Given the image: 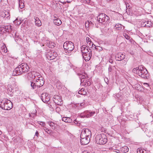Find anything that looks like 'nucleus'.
Here are the masks:
<instances>
[{
	"label": "nucleus",
	"mask_w": 153,
	"mask_h": 153,
	"mask_svg": "<svg viewBox=\"0 0 153 153\" xmlns=\"http://www.w3.org/2000/svg\"><path fill=\"white\" fill-rule=\"evenodd\" d=\"M29 67L26 63H22L16 68L13 71V75L16 76L22 74L23 73L27 72L29 70Z\"/></svg>",
	"instance_id": "f257e3e1"
},
{
	"label": "nucleus",
	"mask_w": 153,
	"mask_h": 153,
	"mask_svg": "<svg viewBox=\"0 0 153 153\" xmlns=\"http://www.w3.org/2000/svg\"><path fill=\"white\" fill-rule=\"evenodd\" d=\"M0 107L2 109L9 110L12 108L13 104L10 101L7 99L0 100Z\"/></svg>",
	"instance_id": "f03ea898"
},
{
	"label": "nucleus",
	"mask_w": 153,
	"mask_h": 153,
	"mask_svg": "<svg viewBox=\"0 0 153 153\" xmlns=\"http://www.w3.org/2000/svg\"><path fill=\"white\" fill-rule=\"evenodd\" d=\"M96 143L104 145L107 142V137L106 135L103 134L96 135L94 141Z\"/></svg>",
	"instance_id": "7ed1b4c3"
},
{
	"label": "nucleus",
	"mask_w": 153,
	"mask_h": 153,
	"mask_svg": "<svg viewBox=\"0 0 153 153\" xmlns=\"http://www.w3.org/2000/svg\"><path fill=\"white\" fill-rule=\"evenodd\" d=\"M138 75L143 78L147 79L149 76V74L143 65H139L138 67Z\"/></svg>",
	"instance_id": "20e7f679"
},
{
	"label": "nucleus",
	"mask_w": 153,
	"mask_h": 153,
	"mask_svg": "<svg viewBox=\"0 0 153 153\" xmlns=\"http://www.w3.org/2000/svg\"><path fill=\"white\" fill-rule=\"evenodd\" d=\"M63 46L66 53H70L74 48V43L70 41H67L65 42Z\"/></svg>",
	"instance_id": "39448f33"
},
{
	"label": "nucleus",
	"mask_w": 153,
	"mask_h": 153,
	"mask_svg": "<svg viewBox=\"0 0 153 153\" xmlns=\"http://www.w3.org/2000/svg\"><path fill=\"white\" fill-rule=\"evenodd\" d=\"M97 21L99 23L105 24L109 21V18L105 13H101L97 17Z\"/></svg>",
	"instance_id": "423d86ee"
},
{
	"label": "nucleus",
	"mask_w": 153,
	"mask_h": 153,
	"mask_svg": "<svg viewBox=\"0 0 153 153\" xmlns=\"http://www.w3.org/2000/svg\"><path fill=\"white\" fill-rule=\"evenodd\" d=\"M95 114L94 111H85L84 112L79 114L78 116L80 118H88L93 116Z\"/></svg>",
	"instance_id": "0eeeda50"
},
{
	"label": "nucleus",
	"mask_w": 153,
	"mask_h": 153,
	"mask_svg": "<svg viewBox=\"0 0 153 153\" xmlns=\"http://www.w3.org/2000/svg\"><path fill=\"white\" fill-rule=\"evenodd\" d=\"M80 136L82 137H85L90 138L91 136V131L88 128H84L82 130Z\"/></svg>",
	"instance_id": "6e6552de"
},
{
	"label": "nucleus",
	"mask_w": 153,
	"mask_h": 153,
	"mask_svg": "<svg viewBox=\"0 0 153 153\" xmlns=\"http://www.w3.org/2000/svg\"><path fill=\"white\" fill-rule=\"evenodd\" d=\"M40 98L42 101L45 103H47L50 99V95L46 93H42Z\"/></svg>",
	"instance_id": "1a4fd4ad"
},
{
	"label": "nucleus",
	"mask_w": 153,
	"mask_h": 153,
	"mask_svg": "<svg viewBox=\"0 0 153 153\" xmlns=\"http://www.w3.org/2000/svg\"><path fill=\"white\" fill-rule=\"evenodd\" d=\"M53 101L57 105H61L62 104V100L59 96L55 95L53 97Z\"/></svg>",
	"instance_id": "9d476101"
},
{
	"label": "nucleus",
	"mask_w": 153,
	"mask_h": 153,
	"mask_svg": "<svg viewBox=\"0 0 153 153\" xmlns=\"http://www.w3.org/2000/svg\"><path fill=\"white\" fill-rule=\"evenodd\" d=\"M90 138L85 137H81L80 136V143L82 145H86L88 144L90 142Z\"/></svg>",
	"instance_id": "9b49d317"
},
{
	"label": "nucleus",
	"mask_w": 153,
	"mask_h": 153,
	"mask_svg": "<svg viewBox=\"0 0 153 153\" xmlns=\"http://www.w3.org/2000/svg\"><path fill=\"white\" fill-rule=\"evenodd\" d=\"M36 84L37 86V88H39L42 86L44 84L45 81L43 77H40V79L35 81Z\"/></svg>",
	"instance_id": "f8f14e48"
},
{
	"label": "nucleus",
	"mask_w": 153,
	"mask_h": 153,
	"mask_svg": "<svg viewBox=\"0 0 153 153\" xmlns=\"http://www.w3.org/2000/svg\"><path fill=\"white\" fill-rule=\"evenodd\" d=\"M81 48L82 56L86 55V53H88L89 52V49L90 48L85 45H82Z\"/></svg>",
	"instance_id": "ddd939ff"
},
{
	"label": "nucleus",
	"mask_w": 153,
	"mask_h": 153,
	"mask_svg": "<svg viewBox=\"0 0 153 153\" xmlns=\"http://www.w3.org/2000/svg\"><path fill=\"white\" fill-rule=\"evenodd\" d=\"M91 50L89 49V52L88 53H86V55H84L83 56V58L86 61H89L91 56Z\"/></svg>",
	"instance_id": "4468645a"
},
{
	"label": "nucleus",
	"mask_w": 153,
	"mask_h": 153,
	"mask_svg": "<svg viewBox=\"0 0 153 153\" xmlns=\"http://www.w3.org/2000/svg\"><path fill=\"white\" fill-rule=\"evenodd\" d=\"M91 50L89 49V52L88 53H86V55H84L83 56V58L86 61H89L91 56Z\"/></svg>",
	"instance_id": "2eb2a0df"
},
{
	"label": "nucleus",
	"mask_w": 153,
	"mask_h": 153,
	"mask_svg": "<svg viewBox=\"0 0 153 153\" xmlns=\"http://www.w3.org/2000/svg\"><path fill=\"white\" fill-rule=\"evenodd\" d=\"M125 55L121 53H118L115 56L116 59L117 61L122 60L125 59Z\"/></svg>",
	"instance_id": "dca6fc26"
},
{
	"label": "nucleus",
	"mask_w": 153,
	"mask_h": 153,
	"mask_svg": "<svg viewBox=\"0 0 153 153\" xmlns=\"http://www.w3.org/2000/svg\"><path fill=\"white\" fill-rule=\"evenodd\" d=\"M53 54V50L51 49L49 51L48 50V51L46 53V58L49 60H51L53 59L52 54Z\"/></svg>",
	"instance_id": "f3484780"
},
{
	"label": "nucleus",
	"mask_w": 153,
	"mask_h": 153,
	"mask_svg": "<svg viewBox=\"0 0 153 153\" xmlns=\"http://www.w3.org/2000/svg\"><path fill=\"white\" fill-rule=\"evenodd\" d=\"M35 72L33 71L32 72H29L26 75V76L27 78L29 79H32L33 80V79L35 77V76H36V75H34Z\"/></svg>",
	"instance_id": "a211bd4d"
},
{
	"label": "nucleus",
	"mask_w": 153,
	"mask_h": 153,
	"mask_svg": "<svg viewBox=\"0 0 153 153\" xmlns=\"http://www.w3.org/2000/svg\"><path fill=\"white\" fill-rule=\"evenodd\" d=\"M79 76L81 80V83L84 82L85 83V82H86V80L85 81L84 79L87 76V75L85 73L82 72V73H81V74Z\"/></svg>",
	"instance_id": "6ab92c4d"
},
{
	"label": "nucleus",
	"mask_w": 153,
	"mask_h": 153,
	"mask_svg": "<svg viewBox=\"0 0 153 153\" xmlns=\"http://www.w3.org/2000/svg\"><path fill=\"white\" fill-rule=\"evenodd\" d=\"M1 15L2 17L8 18L10 16V13L9 10H5L1 13Z\"/></svg>",
	"instance_id": "aec40b11"
},
{
	"label": "nucleus",
	"mask_w": 153,
	"mask_h": 153,
	"mask_svg": "<svg viewBox=\"0 0 153 153\" xmlns=\"http://www.w3.org/2000/svg\"><path fill=\"white\" fill-rule=\"evenodd\" d=\"M54 18L53 19V23L55 25H59L62 23L61 20L59 19H58L57 17L54 16Z\"/></svg>",
	"instance_id": "412c9836"
},
{
	"label": "nucleus",
	"mask_w": 153,
	"mask_h": 153,
	"mask_svg": "<svg viewBox=\"0 0 153 153\" xmlns=\"http://www.w3.org/2000/svg\"><path fill=\"white\" fill-rule=\"evenodd\" d=\"M3 28L4 30L8 33H10L12 31L11 26V25H6L3 26Z\"/></svg>",
	"instance_id": "4be33fe9"
},
{
	"label": "nucleus",
	"mask_w": 153,
	"mask_h": 153,
	"mask_svg": "<svg viewBox=\"0 0 153 153\" xmlns=\"http://www.w3.org/2000/svg\"><path fill=\"white\" fill-rule=\"evenodd\" d=\"M34 19L35 25L38 27L41 26L42 25V23L39 19L38 17H36L34 18Z\"/></svg>",
	"instance_id": "5701e85b"
},
{
	"label": "nucleus",
	"mask_w": 153,
	"mask_h": 153,
	"mask_svg": "<svg viewBox=\"0 0 153 153\" xmlns=\"http://www.w3.org/2000/svg\"><path fill=\"white\" fill-rule=\"evenodd\" d=\"M62 120L66 123H71L72 121V120L70 118L68 117H63L62 118Z\"/></svg>",
	"instance_id": "b1692460"
},
{
	"label": "nucleus",
	"mask_w": 153,
	"mask_h": 153,
	"mask_svg": "<svg viewBox=\"0 0 153 153\" xmlns=\"http://www.w3.org/2000/svg\"><path fill=\"white\" fill-rule=\"evenodd\" d=\"M55 43L54 42H47L46 45L49 48H53L55 47Z\"/></svg>",
	"instance_id": "393cba45"
},
{
	"label": "nucleus",
	"mask_w": 153,
	"mask_h": 153,
	"mask_svg": "<svg viewBox=\"0 0 153 153\" xmlns=\"http://www.w3.org/2000/svg\"><path fill=\"white\" fill-rule=\"evenodd\" d=\"M128 148L126 146H124L121 148V151L125 153L128 152Z\"/></svg>",
	"instance_id": "a878e982"
},
{
	"label": "nucleus",
	"mask_w": 153,
	"mask_h": 153,
	"mask_svg": "<svg viewBox=\"0 0 153 153\" xmlns=\"http://www.w3.org/2000/svg\"><path fill=\"white\" fill-rule=\"evenodd\" d=\"M36 76H35V77L33 79V80H36V81L38 79H40V77H42L41 75H40L39 73H36L35 74H34V75H36Z\"/></svg>",
	"instance_id": "bb28decb"
},
{
	"label": "nucleus",
	"mask_w": 153,
	"mask_h": 153,
	"mask_svg": "<svg viewBox=\"0 0 153 153\" xmlns=\"http://www.w3.org/2000/svg\"><path fill=\"white\" fill-rule=\"evenodd\" d=\"M75 71L78 76H80L81 74V73H82V71H81V69L80 68H76Z\"/></svg>",
	"instance_id": "cd10ccee"
},
{
	"label": "nucleus",
	"mask_w": 153,
	"mask_h": 153,
	"mask_svg": "<svg viewBox=\"0 0 153 153\" xmlns=\"http://www.w3.org/2000/svg\"><path fill=\"white\" fill-rule=\"evenodd\" d=\"M13 23L16 25H19L21 23V21L20 19L17 18L13 21Z\"/></svg>",
	"instance_id": "c85d7f7f"
},
{
	"label": "nucleus",
	"mask_w": 153,
	"mask_h": 153,
	"mask_svg": "<svg viewBox=\"0 0 153 153\" xmlns=\"http://www.w3.org/2000/svg\"><path fill=\"white\" fill-rule=\"evenodd\" d=\"M48 123L49 125L53 128H55L56 127L55 124L52 121H49L48 122Z\"/></svg>",
	"instance_id": "c756f323"
},
{
	"label": "nucleus",
	"mask_w": 153,
	"mask_h": 153,
	"mask_svg": "<svg viewBox=\"0 0 153 153\" xmlns=\"http://www.w3.org/2000/svg\"><path fill=\"white\" fill-rule=\"evenodd\" d=\"M24 4L23 2L20 0H19V7L21 8L22 9L24 7Z\"/></svg>",
	"instance_id": "7c9ffc66"
},
{
	"label": "nucleus",
	"mask_w": 153,
	"mask_h": 153,
	"mask_svg": "<svg viewBox=\"0 0 153 153\" xmlns=\"http://www.w3.org/2000/svg\"><path fill=\"white\" fill-rule=\"evenodd\" d=\"M30 85L33 89H34L36 88V87L37 88V86H36V82H31Z\"/></svg>",
	"instance_id": "2f4dec72"
},
{
	"label": "nucleus",
	"mask_w": 153,
	"mask_h": 153,
	"mask_svg": "<svg viewBox=\"0 0 153 153\" xmlns=\"http://www.w3.org/2000/svg\"><path fill=\"white\" fill-rule=\"evenodd\" d=\"M44 129L45 130V131L46 132H47V133L48 134H51L52 132V131L51 130L48 129L46 127H44Z\"/></svg>",
	"instance_id": "473e14b6"
},
{
	"label": "nucleus",
	"mask_w": 153,
	"mask_h": 153,
	"mask_svg": "<svg viewBox=\"0 0 153 153\" xmlns=\"http://www.w3.org/2000/svg\"><path fill=\"white\" fill-rule=\"evenodd\" d=\"M53 54H52V57L53 59H54L56 57L58 56V54L55 51H53Z\"/></svg>",
	"instance_id": "72a5a7b5"
},
{
	"label": "nucleus",
	"mask_w": 153,
	"mask_h": 153,
	"mask_svg": "<svg viewBox=\"0 0 153 153\" xmlns=\"http://www.w3.org/2000/svg\"><path fill=\"white\" fill-rule=\"evenodd\" d=\"M123 36L125 37V38L128 40H129L131 41L132 39L131 38V39H130V37L126 33H124L123 34Z\"/></svg>",
	"instance_id": "f704fd0d"
},
{
	"label": "nucleus",
	"mask_w": 153,
	"mask_h": 153,
	"mask_svg": "<svg viewBox=\"0 0 153 153\" xmlns=\"http://www.w3.org/2000/svg\"><path fill=\"white\" fill-rule=\"evenodd\" d=\"M95 48L97 51H101L102 50V47L99 46H96L95 45Z\"/></svg>",
	"instance_id": "c9c22d12"
},
{
	"label": "nucleus",
	"mask_w": 153,
	"mask_h": 153,
	"mask_svg": "<svg viewBox=\"0 0 153 153\" xmlns=\"http://www.w3.org/2000/svg\"><path fill=\"white\" fill-rule=\"evenodd\" d=\"M122 25L120 24H116L115 27L117 28H118V30H119L120 29H121L122 28Z\"/></svg>",
	"instance_id": "e433bc0d"
},
{
	"label": "nucleus",
	"mask_w": 153,
	"mask_h": 153,
	"mask_svg": "<svg viewBox=\"0 0 153 153\" xmlns=\"http://www.w3.org/2000/svg\"><path fill=\"white\" fill-rule=\"evenodd\" d=\"M138 67L136 68H134L132 70V71L134 73H136L138 74Z\"/></svg>",
	"instance_id": "4c0bfd02"
},
{
	"label": "nucleus",
	"mask_w": 153,
	"mask_h": 153,
	"mask_svg": "<svg viewBox=\"0 0 153 153\" xmlns=\"http://www.w3.org/2000/svg\"><path fill=\"white\" fill-rule=\"evenodd\" d=\"M88 44V46H91V47H94L95 46V45H94L91 41L89 42Z\"/></svg>",
	"instance_id": "58836bf2"
},
{
	"label": "nucleus",
	"mask_w": 153,
	"mask_h": 153,
	"mask_svg": "<svg viewBox=\"0 0 153 153\" xmlns=\"http://www.w3.org/2000/svg\"><path fill=\"white\" fill-rule=\"evenodd\" d=\"M2 49L4 53H6L7 52V49L5 45L4 46Z\"/></svg>",
	"instance_id": "ea45409f"
},
{
	"label": "nucleus",
	"mask_w": 153,
	"mask_h": 153,
	"mask_svg": "<svg viewBox=\"0 0 153 153\" xmlns=\"http://www.w3.org/2000/svg\"><path fill=\"white\" fill-rule=\"evenodd\" d=\"M127 61L126 60H123L121 62V64L123 65H126L127 63Z\"/></svg>",
	"instance_id": "a19ab883"
},
{
	"label": "nucleus",
	"mask_w": 153,
	"mask_h": 153,
	"mask_svg": "<svg viewBox=\"0 0 153 153\" xmlns=\"http://www.w3.org/2000/svg\"><path fill=\"white\" fill-rule=\"evenodd\" d=\"M37 111L36 109H35L33 110V111L31 112V113L30 114H37Z\"/></svg>",
	"instance_id": "79ce46f5"
},
{
	"label": "nucleus",
	"mask_w": 153,
	"mask_h": 153,
	"mask_svg": "<svg viewBox=\"0 0 153 153\" xmlns=\"http://www.w3.org/2000/svg\"><path fill=\"white\" fill-rule=\"evenodd\" d=\"M30 117H32V118L34 119L35 117L36 116V114H30V113L29 114Z\"/></svg>",
	"instance_id": "37998d69"
},
{
	"label": "nucleus",
	"mask_w": 153,
	"mask_h": 153,
	"mask_svg": "<svg viewBox=\"0 0 153 153\" xmlns=\"http://www.w3.org/2000/svg\"><path fill=\"white\" fill-rule=\"evenodd\" d=\"M104 80L105 82H106V83L108 85V82H109V80L108 78H104Z\"/></svg>",
	"instance_id": "c03bdc74"
},
{
	"label": "nucleus",
	"mask_w": 153,
	"mask_h": 153,
	"mask_svg": "<svg viewBox=\"0 0 153 153\" xmlns=\"http://www.w3.org/2000/svg\"><path fill=\"white\" fill-rule=\"evenodd\" d=\"M108 70L109 72H111L112 71V67L111 65H109Z\"/></svg>",
	"instance_id": "a18cd8bd"
},
{
	"label": "nucleus",
	"mask_w": 153,
	"mask_h": 153,
	"mask_svg": "<svg viewBox=\"0 0 153 153\" xmlns=\"http://www.w3.org/2000/svg\"><path fill=\"white\" fill-rule=\"evenodd\" d=\"M86 42H87V44H88L89 42H91V39L88 37H87L86 38Z\"/></svg>",
	"instance_id": "49530a36"
},
{
	"label": "nucleus",
	"mask_w": 153,
	"mask_h": 153,
	"mask_svg": "<svg viewBox=\"0 0 153 153\" xmlns=\"http://www.w3.org/2000/svg\"><path fill=\"white\" fill-rule=\"evenodd\" d=\"M74 123L75 124H77V126H79L78 124H79V123H78V121L76 119H75L74 120Z\"/></svg>",
	"instance_id": "de8ad7c7"
},
{
	"label": "nucleus",
	"mask_w": 153,
	"mask_h": 153,
	"mask_svg": "<svg viewBox=\"0 0 153 153\" xmlns=\"http://www.w3.org/2000/svg\"><path fill=\"white\" fill-rule=\"evenodd\" d=\"M84 2L87 4H89L90 3V0H84Z\"/></svg>",
	"instance_id": "09e8293b"
},
{
	"label": "nucleus",
	"mask_w": 153,
	"mask_h": 153,
	"mask_svg": "<svg viewBox=\"0 0 153 153\" xmlns=\"http://www.w3.org/2000/svg\"><path fill=\"white\" fill-rule=\"evenodd\" d=\"M146 87H149V84L147 83H144L143 84Z\"/></svg>",
	"instance_id": "8fccbe9b"
},
{
	"label": "nucleus",
	"mask_w": 153,
	"mask_h": 153,
	"mask_svg": "<svg viewBox=\"0 0 153 153\" xmlns=\"http://www.w3.org/2000/svg\"><path fill=\"white\" fill-rule=\"evenodd\" d=\"M56 84L57 87L58 86H60L62 85L59 82V81L58 82H57Z\"/></svg>",
	"instance_id": "3c124183"
},
{
	"label": "nucleus",
	"mask_w": 153,
	"mask_h": 153,
	"mask_svg": "<svg viewBox=\"0 0 153 153\" xmlns=\"http://www.w3.org/2000/svg\"><path fill=\"white\" fill-rule=\"evenodd\" d=\"M56 112H59V111H60V108L59 107H57L56 108Z\"/></svg>",
	"instance_id": "603ef678"
},
{
	"label": "nucleus",
	"mask_w": 153,
	"mask_h": 153,
	"mask_svg": "<svg viewBox=\"0 0 153 153\" xmlns=\"http://www.w3.org/2000/svg\"><path fill=\"white\" fill-rule=\"evenodd\" d=\"M141 151H142L141 149H140L138 148L137 149V153H141Z\"/></svg>",
	"instance_id": "864d4df0"
},
{
	"label": "nucleus",
	"mask_w": 153,
	"mask_h": 153,
	"mask_svg": "<svg viewBox=\"0 0 153 153\" xmlns=\"http://www.w3.org/2000/svg\"><path fill=\"white\" fill-rule=\"evenodd\" d=\"M149 24V25H147V26L149 27H150V26H151V21H147V24Z\"/></svg>",
	"instance_id": "5fc2aeb1"
},
{
	"label": "nucleus",
	"mask_w": 153,
	"mask_h": 153,
	"mask_svg": "<svg viewBox=\"0 0 153 153\" xmlns=\"http://www.w3.org/2000/svg\"><path fill=\"white\" fill-rule=\"evenodd\" d=\"M85 85H86V83H87V85H90V82L89 81L87 82V81H86V82H85Z\"/></svg>",
	"instance_id": "6e6d98bb"
},
{
	"label": "nucleus",
	"mask_w": 153,
	"mask_h": 153,
	"mask_svg": "<svg viewBox=\"0 0 153 153\" xmlns=\"http://www.w3.org/2000/svg\"><path fill=\"white\" fill-rule=\"evenodd\" d=\"M109 62L112 64L113 62V60L112 59L110 58L109 60Z\"/></svg>",
	"instance_id": "4d7b16f0"
},
{
	"label": "nucleus",
	"mask_w": 153,
	"mask_h": 153,
	"mask_svg": "<svg viewBox=\"0 0 153 153\" xmlns=\"http://www.w3.org/2000/svg\"><path fill=\"white\" fill-rule=\"evenodd\" d=\"M87 22L88 23V25L89 24V26H91V25L92 24V23L91 21H88Z\"/></svg>",
	"instance_id": "13d9d810"
},
{
	"label": "nucleus",
	"mask_w": 153,
	"mask_h": 153,
	"mask_svg": "<svg viewBox=\"0 0 153 153\" xmlns=\"http://www.w3.org/2000/svg\"><path fill=\"white\" fill-rule=\"evenodd\" d=\"M88 23L87 22H86L85 23V27H89V24L88 25Z\"/></svg>",
	"instance_id": "bf43d9fd"
},
{
	"label": "nucleus",
	"mask_w": 153,
	"mask_h": 153,
	"mask_svg": "<svg viewBox=\"0 0 153 153\" xmlns=\"http://www.w3.org/2000/svg\"><path fill=\"white\" fill-rule=\"evenodd\" d=\"M116 96V97H117L118 98H120V95L119 94H117Z\"/></svg>",
	"instance_id": "052dcab7"
},
{
	"label": "nucleus",
	"mask_w": 153,
	"mask_h": 153,
	"mask_svg": "<svg viewBox=\"0 0 153 153\" xmlns=\"http://www.w3.org/2000/svg\"><path fill=\"white\" fill-rule=\"evenodd\" d=\"M39 135V134L38 133V132L37 131H36L35 133V135L37 136L38 137Z\"/></svg>",
	"instance_id": "680f3d73"
},
{
	"label": "nucleus",
	"mask_w": 153,
	"mask_h": 153,
	"mask_svg": "<svg viewBox=\"0 0 153 153\" xmlns=\"http://www.w3.org/2000/svg\"><path fill=\"white\" fill-rule=\"evenodd\" d=\"M40 123H42V124H40V125H42V126H44L45 125V123L43 122H40Z\"/></svg>",
	"instance_id": "e2e57ef3"
},
{
	"label": "nucleus",
	"mask_w": 153,
	"mask_h": 153,
	"mask_svg": "<svg viewBox=\"0 0 153 153\" xmlns=\"http://www.w3.org/2000/svg\"><path fill=\"white\" fill-rule=\"evenodd\" d=\"M129 7V4L128 5L127 4L126 5V10H127V9H128Z\"/></svg>",
	"instance_id": "0e129e2a"
},
{
	"label": "nucleus",
	"mask_w": 153,
	"mask_h": 153,
	"mask_svg": "<svg viewBox=\"0 0 153 153\" xmlns=\"http://www.w3.org/2000/svg\"><path fill=\"white\" fill-rule=\"evenodd\" d=\"M3 30V27L0 28V30L1 31V30Z\"/></svg>",
	"instance_id": "69168bd1"
},
{
	"label": "nucleus",
	"mask_w": 153,
	"mask_h": 153,
	"mask_svg": "<svg viewBox=\"0 0 153 153\" xmlns=\"http://www.w3.org/2000/svg\"><path fill=\"white\" fill-rule=\"evenodd\" d=\"M141 151V153H146L143 150H142V151Z\"/></svg>",
	"instance_id": "338daca9"
},
{
	"label": "nucleus",
	"mask_w": 153,
	"mask_h": 153,
	"mask_svg": "<svg viewBox=\"0 0 153 153\" xmlns=\"http://www.w3.org/2000/svg\"><path fill=\"white\" fill-rule=\"evenodd\" d=\"M67 3H70V2H71L70 1H67Z\"/></svg>",
	"instance_id": "774afa93"
}]
</instances>
